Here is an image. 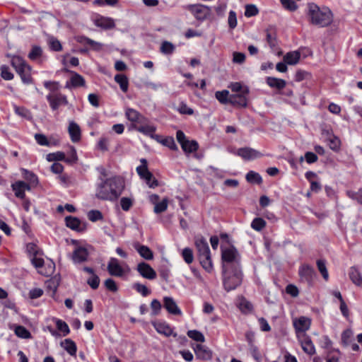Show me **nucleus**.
Returning <instances> with one entry per match:
<instances>
[{"label":"nucleus","instance_id":"obj_45","mask_svg":"<svg viewBox=\"0 0 362 362\" xmlns=\"http://www.w3.org/2000/svg\"><path fill=\"white\" fill-rule=\"evenodd\" d=\"M317 266L324 279L327 281L329 279V274L326 267L325 261L323 259H318L317 261Z\"/></svg>","mask_w":362,"mask_h":362},{"label":"nucleus","instance_id":"obj_18","mask_svg":"<svg viewBox=\"0 0 362 362\" xmlns=\"http://www.w3.org/2000/svg\"><path fill=\"white\" fill-rule=\"evenodd\" d=\"M300 342L303 350L306 354L310 356L315 354V348L310 337L303 334V338L300 339Z\"/></svg>","mask_w":362,"mask_h":362},{"label":"nucleus","instance_id":"obj_47","mask_svg":"<svg viewBox=\"0 0 362 362\" xmlns=\"http://www.w3.org/2000/svg\"><path fill=\"white\" fill-rule=\"evenodd\" d=\"M140 115L141 114L137 110L132 108H127L125 112L127 118L132 122H135L136 120H138Z\"/></svg>","mask_w":362,"mask_h":362},{"label":"nucleus","instance_id":"obj_51","mask_svg":"<svg viewBox=\"0 0 362 362\" xmlns=\"http://www.w3.org/2000/svg\"><path fill=\"white\" fill-rule=\"evenodd\" d=\"M182 256L185 262L188 264H191L194 260L192 250L189 247L183 249L182 252Z\"/></svg>","mask_w":362,"mask_h":362},{"label":"nucleus","instance_id":"obj_42","mask_svg":"<svg viewBox=\"0 0 362 362\" xmlns=\"http://www.w3.org/2000/svg\"><path fill=\"white\" fill-rule=\"evenodd\" d=\"M56 326L59 331L62 332L63 336H66L69 334L70 329L66 322L64 321L57 319L56 320Z\"/></svg>","mask_w":362,"mask_h":362},{"label":"nucleus","instance_id":"obj_38","mask_svg":"<svg viewBox=\"0 0 362 362\" xmlns=\"http://www.w3.org/2000/svg\"><path fill=\"white\" fill-rule=\"evenodd\" d=\"M55 264L52 261H49L47 263L46 266L44 265L42 269L39 270V274L45 276H49L53 274Z\"/></svg>","mask_w":362,"mask_h":362},{"label":"nucleus","instance_id":"obj_8","mask_svg":"<svg viewBox=\"0 0 362 362\" xmlns=\"http://www.w3.org/2000/svg\"><path fill=\"white\" fill-rule=\"evenodd\" d=\"M236 154L245 160H254L263 156L259 151L250 147L238 149Z\"/></svg>","mask_w":362,"mask_h":362},{"label":"nucleus","instance_id":"obj_20","mask_svg":"<svg viewBox=\"0 0 362 362\" xmlns=\"http://www.w3.org/2000/svg\"><path fill=\"white\" fill-rule=\"evenodd\" d=\"M16 71L20 75L22 81L24 83L29 84L32 83L33 78L30 74L31 67L28 64L24 65V66H22Z\"/></svg>","mask_w":362,"mask_h":362},{"label":"nucleus","instance_id":"obj_64","mask_svg":"<svg viewBox=\"0 0 362 362\" xmlns=\"http://www.w3.org/2000/svg\"><path fill=\"white\" fill-rule=\"evenodd\" d=\"M26 250L30 255L33 257L37 256L39 253L37 245L33 243H29L26 245Z\"/></svg>","mask_w":362,"mask_h":362},{"label":"nucleus","instance_id":"obj_59","mask_svg":"<svg viewBox=\"0 0 362 362\" xmlns=\"http://www.w3.org/2000/svg\"><path fill=\"white\" fill-rule=\"evenodd\" d=\"M104 285L105 288L112 292H117L118 290V287L115 283V281L112 279H107L105 281Z\"/></svg>","mask_w":362,"mask_h":362},{"label":"nucleus","instance_id":"obj_52","mask_svg":"<svg viewBox=\"0 0 362 362\" xmlns=\"http://www.w3.org/2000/svg\"><path fill=\"white\" fill-rule=\"evenodd\" d=\"M133 288L144 297L148 296L151 293L150 290L145 285L140 283H135L133 285Z\"/></svg>","mask_w":362,"mask_h":362},{"label":"nucleus","instance_id":"obj_40","mask_svg":"<svg viewBox=\"0 0 362 362\" xmlns=\"http://www.w3.org/2000/svg\"><path fill=\"white\" fill-rule=\"evenodd\" d=\"M216 98L221 103H229V91L224 90L222 91H216L215 93Z\"/></svg>","mask_w":362,"mask_h":362},{"label":"nucleus","instance_id":"obj_2","mask_svg":"<svg viewBox=\"0 0 362 362\" xmlns=\"http://www.w3.org/2000/svg\"><path fill=\"white\" fill-rule=\"evenodd\" d=\"M308 7V17L311 24L320 28L329 25L333 21V14L327 7H319L314 3H310Z\"/></svg>","mask_w":362,"mask_h":362},{"label":"nucleus","instance_id":"obj_7","mask_svg":"<svg viewBox=\"0 0 362 362\" xmlns=\"http://www.w3.org/2000/svg\"><path fill=\"white\" fill-rule=\"evenodd\" d=\"M46 98L52 110H56L60 105H66L68 103L66 96L61 93L49 94Z\"/></svg>","mask_w":362,"mask_h":362},{"label":"nucleus","instance_id":"obj_24","mask_svg":"<svg viewBox=\"0 0 362 362\" xmlns=\"http://www.w3.org/2000/svg\"><path fill=\"white\" fill-rule=\"evenodd\" d=\"M69 133L73 142H77L81 139V129L79 126L74 122H71L69 125Z\"/></svg>","mask_w":362,"mask_h":362},{"label":"nucleus","instance_id":"obj_46","mask_svg":"<svg viewBox=\"0 0 362 362\" xmlns=\"http://www.w3.org/2000/svg\"><path fill=\"white\" fill-rule=\"evenodd\" d=\"M187 336L193 340L199 342H204L205 340L203 334L197 330H189Z\"/></svg>","mask_w":362,"mask_h":362},{"label":"nucleus","instance_id":"obj_15","mask_svg":"<svg viewBox=\"0 0 362 362\" xmlns=\"http://www.w3.org/2000/svg\"><path fill=\"white\" fill-rule=\"evenodd\" d=\"M134 128L139 132L144 134L146 136H150L151 139L159 141V135L155 134L156 127L154 125L144 124L139 126H134Z\"/></svg>","mask_w":362,"mask_h":362},{"label":"nucleus","instance_id":"obj_21","mask_svg":"<svg viewBox=\"0 0 362 362\" xmlns=\"http://www.w3.org/2000/svg\"><path fill=\"white\" fill-rule=\"evenodd\" d=\"M72 76L70 78L69 81H67L65 88H70L71 87H79L83 86L85 85V80L82 76L80 74L72 72Z\"/></svg>","mask_w":362,"mask_h":362},{"label":"nucleus","instance_id":"obj_32","mask_svg":"<svg viewBox=\"0 0 362 362\" xmlns=\"http://www.w3.org/2000/svg\"><path fill=\"white\" fill-rule=\"evenodd\" d=\"M198 256L200 264H202L203 268L206 271L210 272L212 269V262L210 253L206 255H201Z\"/></svg>","mask_w":362,"mask_h":362},{"label":"nucleus","instance_id":"obj_50","mask_svg":"<svg viewBox=\"0 0 362 362\" xmlns=\"http://www.w3.org/2000/svg\"><path fill=\"white\" fill-rule=\"evenodd\" d=\"M26 62L21 57L14 56L11 59V65L15 69V70L20 69L24 65H27Z\"/></svg>","mask_w":362,"mask_h":362},{"label":"nucleus","instance_id":"obj_31","mask_svg":"<svg viewBox=\"0 0 362 362\" xmlns=\"http://www.w3.org/2000/svg\"><path fill=\"white\" fill-rule=\"evenodd\" d=\"M95 25L105 29H110L115 27L114 21L110 18L100 17L95 21Z\"/></svg>","mask_w":362,"mask_h":362},{"label":"nucleus","instance_id":"obj_55","mask_svg":"<svg viewBox=\"0 0 362 362\" xmlns=\"http://www.w3.org/2000/svg\"><path fill=\"white\" fill-rule=\"evenodd\" d=\"M87 284L90 286L93 289H97L100 284V278L97 274L91 275L90 278L87 280Z\"/></svg>","mask_w":362,"mask_h":362},{"label":"nucleus","instance_id":"obj_16","mask_svg":"<svg viewBox=\"0 0 362 362\" xmlns=\"http://www.w3.org/2000/svg\"><path fill=\"white\" fill-rule=\"evenodd\" d=\"M298 273L301 279L308 283L311 282L315 276L314 269L308 264L301 266Z\"/></svg>","mask_w":362,"mask_h":362},{"label":"nucleus","instance_id":"obj_28","mask_svg":"<svg viewBox=\"0 0 362 362\" xmlns=\"http://www.w3.org/2000/svg\"><path fill=\"white\" fill-rule=\"evenodd\" d=\"M300 57V54L298 51L288 52L284 57V61L286 64L289 65L296 64Z\"/></svg>","mask_w":362,"mask_h":362},{"label":"nucleus","instance_id":"obj_22","mask_svg":"<svg viewBox=\"0 0 362 362\" xmlns=\"http://www.w3.org/2000/svg\"><path fill=\"white\" fill-rule=\"evenodd\" d=\"M134 248L136 250L140 256L142 257L144 259L146 260L153 259V253L148 247L146 245H141L137 243L134 245Z\"/></svg>","mask_w":362,"mask_h":362},{"label":"nucleus","instance_id":"obj_37","mask_svg":"<svg viewBox=\"0 0 362 362\" xmlns=\"http://www.w3.org/2000/svg\"><path fill=\"white\" fill-rule=\"evenodd\" d=\"M185 148H182L186 153L195 152L199 148V144L195 140H188L185 143Z\"/></svg>","mask_w":362,"mask_h":362},{"label":"nucleus","instance_id":"obj_34","mask_svg":"<svg viewBox=\"0 0 362 362\" xmlns=\"http://www.w3.org/2000/svg\"><path fill=\"white\" fill-rule=\"evenodd\" d=\"M157 142L162 144L163 146L168 147L170 149L173 151H177L178 148L176 145L173 137L168 136L164 139H161L159 136V141H156Z\"/></svg>","mask_w":362,"mask_h":362},{"label":"nucleus","instance_id":"obj_6","mask_svg":"<svg viewBox=\"0 0 362 362\" xmlns=\"http://www.w3.org/2000/svg\"><path fill=\"white\" fill-rule=\"evenodd\" d=\"M249 93V88L245 87L242 90V93H235L230 95L229 97V103L238 107H246L247 104V95Z\"/></svg>","mask_w":362,"mask_h":362},{"label":"nucleus","instance_id":"obj_25","mask_svg":"<svg viewBox=\"0 0 362 362\" xmlns=\"http://www.w3.org/2000/svg\"><path fill=\"white\" fill-rule=\"evenodd\" d=\"M195 245L198 251V255L210 253V249L208 243L204 238H200L196 239Z\"/></svg>","mask_w":362,"mask_h":362},{"label":"nucleus","instance_id":"obj_62","mask_svg":"<svg viewBox=\"0 0 362 362\" xmlns=\"http://www.w3.org/2000/svg\"><path fill=\"white\" fill-rule=\"evenodd\" d=\"M31 262L38 271L42 269L44 267L45 261L42 258L37 257V256L33 257Z\"/></svg>","mask_w":362,"mask_h":362},{"label":"nucleus","instance_id":"obj_33","mask_svg":"<svg viewBox=\"0 0 362 362\" xmlns=\"http://www.w3.org/2000/svg\"><path fill=\"white\" fill-rule=\"evenodd\" d=\"M15 334L20 338L29 339L31 337L30 332L22 325H13Z\"/></svg>","mask_w":362,"mask_h":362},{"label":"nucleus","instance_id":"obj_29","mask_svg":"<svg viewBox=\"0 0 362 362\" xmlns=\"http://www.w3.org/2000/svg\"><path fill=\"white\" fill-rule=\"evenodd\" d=\"M267 83L270 87L275 88L278 90L283 89L286 85V81L284 79L274 77H267Z\"/></svg>","mask_w":362,"mask_h":362},{"label":"nucleus","instance_id":"obj_17","mask_svg":"<svg viewBox=\"0 0 362 362\" xmlns=\"http://www.w3.org/2000/svg\"><path fill=\"white\" fill-rule=\"evenodd\" d=\"M164 308L168 310V313L175 315H180L182 314L180 309L178 308L175 301L171 297H165L163 298Z\"/></svg>","mask_w":362,"mask_h":362},{"label":"nucleus","instance_id":"obj_4","mask_svg":"<svg viewBox=\"0 0 362 362\" xmlns=\"http://www.w3.org/2000/svg\"><path fill=\"white\" fill-rule=\"evenodd\" d=\"M222 260L223 262V269L231 267L232 268L240 269V255L234 247L222 250Z\"/></svg>","mask_w":362,"mask_h":362},{"label":"nucleus","instance_id":"obj_23","mask_svg":"<svg viewBox=\"0 0 362 362\" xmlns=\"http://www.w3.org/2000/svg\"><path fill=\"white\" fill-rule=\"evenodd\" d=\"M196 356L202 360H209L211 358V352L205 346L197 344L194 348Z\"/></svg>","mask_w":362,"mask_h":362},{"label":"nucleus","instance_id":"obj_39","mask_svg":"<svg viewBox=\"0 0 362 362\" xmlns=\"http://www.w3.org/2000/svg\"><path fill=\"white\" fill-rule=\"evenodd\" d=\"M14 111L16 114L19 115L21 117H23L27 119H32V115L30 110H28L27 108L24 107H18L15 105L14 106Z\"/></svg>","mask_w":362,"mask_h":362},{"label":"nucleus","instance_id":"obj_13","mask_svg":"<svg viewBox=\"0 0 362 362\" xmlns=\"http://www.w3.org/2000/svg\"><path fill=\"white\" fill-rule=\"evenodd\" d=\"M47 159L49 161L65 160L66 163H72L77 160L76 153L74 149L72 150L71 157L66 158L65 154L63 152L57 151L56 153H49L47 156Z\"/></svg>","mask_w":362,"mask_h":362},{"label":"nucleus","instance_id":"obj_30","mask_svg":"<svg viewBox=\"0 0 362 362\" xmlns=\"http://www.w3.org/2000/svg\"><path fill=\"white\" fill-rule=\"evenodd\" d=\"M77 41L80 43H83L89 45L94 50H100L103 46L101 43L95 42L84 36L78 37Z\"/></svg>","mask_w":362,"mask_h":362},{"label":"nucleus","instance_id":"obj_14","mask_svg":"<svg viewBox=\"0 0 362 362\" xmlns=\"http://www.w3.org/2000/svg\"><path fill=\"white\" fill-rule=\"evenodd\" d=\"M13 191L15 193V196L20 199H24L25 190H30V185L27 184L23 181H17L11 185Z\"/></svg>","mask_w":362,"mask_h":362},{"label":"nucleus","instance_id":"obj_60","mask_svg":"<svg viewBox=\"0 0 362 362\" xmlns=\"http://www.w3.org/2000/svg\"><path fill=\"white\" fill-rule=\"evenodd\" d=\"M133 204L132 199L128 197H122L120 199V205L122 210L127 211L130 209Z\"/></svg>","mask_w":362,"mask_h":362},{"label":"nucleus","instance_id":"obj_53","mask_svg":"<svg viewBox=\"0 0 362 362\" xmlns=\"http://www.w3.org/2000/svg\"><path fill=\"white\" fill-rule=\"evenodd\" d=\"M143 179L145 180L146 184L151 188H155L158 185V180L153 177L151 173H146V177Z\"/></svg>","mask_w":362,"mask_h":362},{"label":"nucleus","instance_id":"obj_19","mask_svg":"<svg viewBox=\"0 0 362 362\" xmlns=\"http://www.w3.org/2000/svg\"><path fill=\"white\" fill-rule=\"evenodd\" d=\"M88 252L84 247H79L75 249L72 255V259L74 263H82L87 260Z\"/></svg>","mask_w":362,"mask_h":362},{"label":"nucleus","instance_id":"obj_61","mask_svg":"<svg viewBox=\"0 0 362 362\" xmlns=\"http://www.w3.org/2000/svg\"><path fill=\"white\" fill-rule=\"evenodd\" d=\"M49 44L50 48L54 51L59 52L62 49V46L60 42L54 37L49 38Z\"/></svg>","mask_w":362,"mask_h":362},{"label":"nucleus","instance_id":"obj_9","mask_svg":"<svg viewBox=\"0 0 362 362\" xmlns=\"http://www.w3.org/2000/svg\"><path fill=\"white\" fill-rule=\"evenodd\" d=\"M107 269L110 275L121 277L124 274V270L115 257H110L107 264Z\"/></svg>","mask_w":362,"mask_h":362},{"label":"nucleus","instance_id":"obj_10","mask_svg":"<svg viewBox=\"0 0 362 362\" xmlns=\"http://www.w3.org/2000/svg\"><path fill=\"white\" fill-rule=\"evenodd\" d=\"M136 270L142 277L148 280H153L156 278L157 275L155 270L150 266V264L144 262L138 264Z\"/></svg>","mask_w":362,"mask_h":362},{"label":"nucleus","instance_id":"obj_5","mask_svg":"<svg viewBox=\"0 0 362 362\" xmlns=\"http://www.w3.org/2000/svg\"><path fill=\"white\" fill-rule=\"evenodd\" d=\"M194 18L198 21H204L211 13V8L202 4L188 5L187 6Z\"/></svg>","mask_w":362,"mask_h":362},{"label":"nucleus","instance_id":"obj_56","mask_svg":"<svg viewBox=\"0 0 362 362\" xmlns=\"http://www.w3.org/2000/svg\"><path fill=\"white\" fill-rule=\"evenodd\" d=\"M88 218L90 221L95 222L103 219V214L98 210H91L88 213Z\"/></svg>","mask_w":362,"mask_h":362},{"label":"nucleus","instance_id":"obj_43","mask_svg":"<svg viewBox=\"0 0 362 362\" xmlns=\"http://www.w3.org/2000/svg\"><path fill=\"white\" fill-rule=\"evenodd\" d=\"M266 226V221L262 218H255L251 223V227L256 231H261Z\"/></svg>","mask_w":362,"mask_h":362},{"label":"nucleus","instance_id":"obj_63","mask_svg":"<svg viewBox=\"0 0 362 362\" xmlns=\"http://www.w3.org/2000/svg\"><path fill=\"white\" fill-rule=\"evenodd\" d=\"M176 139L178 143L180 144L181 148H185V143H186L188 141L185 133L181 130H178L176 132Z\"/></svg>","mask_w":362,"mask_h":362},{"label":"nucleus","instance_id":"obj_54","mask_svg":"<svg viewBox=\"0 0 362 362\" xmlns=\"http://www.w3.org/2000/svg\"><path fill=\"white\" fill-rule=\"evenodd\" d=\"M258 12V8L254 4H247L245 6V16L246 17L255 16L257 15Z\"/></svg>","mask_w":362,"mask_h":362},{"label":"nucleus","instance_id":"obj_36","mask_svg":"<svg viewBox=\"0 0 362 362\" xmlns=\"http://www.w3.org/2000/svg\"><path fill=\"white\" fill-rule=\"evenodd\" d=\"M154 327L158 332L163 334L165 336H170L173 333L170 327L165 323H156L154 325Z\"/></svg>","mask_w":362,"mask_h":362},{"label":"nucleus","instance_id":"obj_48","mask_svg":"<svg viewBox=\"0 0 362 362\" xmlns=\"http://www.w3.org/2000/svg\"><path fill=\"white\" fill-rule=\"evenodd\" d=\"M175 46L170 42L164 41L160 46V52L165 54H170L174 52Z\"/></svg>","mask_w":362,"mask_h":362},{"label":"nucleus","instance_id":"obj_26","mask_svg":"<svg viewBox=\"0 0 362 362\" xmlns=\"http://www.w3.org/2000/svg\"><path fill=\"white\" fill-rule=\"evenodd\" d=\"M349 276L351 281L358 286H362V276L355 267H351L349 271Z\"/></svg>","mask_w":362,"mask_h":362},{"label":"nucleus","instance_id":"obj_44","mask_svg":"<svg viewBox=\"0 0 362 362\" xmlns=\"http://www.w3.org/2000/svg\"><path fill=\"white\" fill-rule=\"evenodd\" d=\"M246 180L249 182L257 184H260L262 182V179L259 174L252 170L246 175Z\"/></svg>","mask_w":362,"mask_h":362},{"label":"nucleus","instance_id":"obj_11","mask_svg":"<svg viewBox=\"0 0 362 362\" xmlns=\"http://www.w3.org/2000/svg\"><path fill=\"white\" fill-rule=\"evenodd\" d=\"M293 324L296 333H304L310 329L311 320L309 317L301 316L294 319Z\"/></svg>","mask_w":362,"mask_h":362},{"label":"nucleus","instance_id":"obj_3","mask_svg":"<svg viewBox=\"0 0 362 362\" xmlns=\"http://www.w3.org/2000/svg\"><path fill=\"white\" fill-rule=\"evenodd\" d=\"M243 281V273L240 269L231 267L223 269V284L225 290L230 291L239 286Z\"/></svg>","mask_w":362,"mask_h":362},{"label":"nucleus","instance_id":"obj_27","mask_svg":"<svg viewBox=\"0 0 362 362\" xmlns=\"http://www.w3.org/2000/svg\"><path fill=\"white\" fill-rule=\"evenodd\" d=\"M61 346L71 355L75 356L77 351V346L76 343L70 339H66L64 341L61 342Z\"/></svg>","mask_w":362,"mask_h":362},{"label":"nucleus","instance_id":"obj_1","mask_svg":"<svg viewBox=\"0 0 362 362\" xmlns=\"http://www.w3.org/2000/svg\"><path fill=\"white\" fill-rule=\"evenodd\" d=\"M98 181L95 188V197L98 199L115 201L121 195L124 188V182L119 177H99Z\"/></svg>","mask_w":362,"mask_h":362},{"label":"nucleus","instance_id":"obj_49","mask_svg":"<svg viewBox=\"0 0 362 362\" xmlns=\"http://www.w3.org/2000/svg\"><path fill=\"white\" fill-rule=\"evenodd\" d=\"M42 50L40 47L35 45L33 46L31 51L28 54V58L31 60H36L41 57Z\"/></svg>","mask_w":362,"mask_h":362},{"label":"nucleus","instance_id":"obj_58","mask_svg":"<svg viewBox=\"0 0 362 362\" xmlns=\"http://www.w3.org/2000/svg\"><path fill=\"white\" fill-rule=\"evenodd\" d=\"M168 207V199H164L162 202L156 204L154 206V212L156 214H160L161 212L165 211Z\"/></svg>","mask_w":362,"mask_h":362},{"label":"nucleus","instance_id":"obj_41","mask_svg":"<svg viewBox=\"0 0 362 362\" xmlns=\"http://www.w3.org/2000/svg\"><path fill=\"white\" fill-rule=\"evenodd\" d=\"M141 165L136 168V172L141 178H144L146 173H151L147 167V160L145 158L141 159Z\"/></svg>","mask_w":362,"mask_h":362},{"label":"nucleus","instance_id":"obj_35","mask_svg":"<svg viewBox=\"0 0 362 362\" xmlns=\"http://www.w3.org/2000/svg\"><path fill=\"white\" fill-rule=\"evenodd\" d=\"M115 81L119 85L121 90L126 93L128 90V79L126 76L123 74H117L115 76Z\"/></svg>","mask_w":362,"mask_h":362},{"label":"nucleus","instance_id":"obj_12","mask_svg":"<svg viewBox=\"0 0 362 362\" xmlns=\"http://www.w3.org/2000/svg\"><path fill=\"white\" fill-rule=\"evenodd\" d=\"M66 226L73 230L83 232L86 230V223L81 221L78 218L66 216L65 218Z\"/></svg>","mask_w":362,"mask_h":362},{"label":"nucleus","instance_id":"obj_57","mask_svg":"<svg viewBox=\"0 0 362 362\" xmlns=\"http://www.w3.org/2000/svg\"><path fill=\"white\" fill-rule=\"evenodd\" d=\"M283 6L291 11H294L298 8L296 3L293 0H281Z\"/></svg>","mask_w":362,"mask_h":362}]
</instances>
